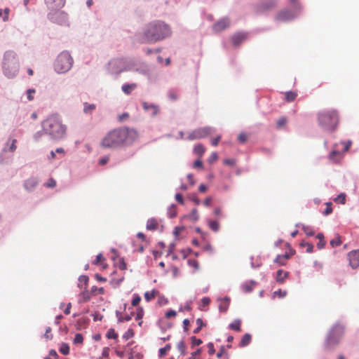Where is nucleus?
Masks as SVG:
<instances>
[{
    "label": "nucleus",
    "instance_id": "13",
    "mask_svg": "<svg viewBox=\"0 0 359 359\" xmlns=\"http://www.w3.org/2000/svg\"><path fill=\"white\" fill-rule=\"evenodd\" d=\"M229 25L230 19L228 17H224L213 25L212 29L215 32H220L228 28Z\"/></svg>",
    "mask_w": 359,
    "mask_h": 359
},
{
    "label": "nucleus",
    "instance_id": "36",
    "mask_svg": "<svg viewBox=\"0 0 359 359\" xmlns=\"http://www.w3.org/2000/svg\"><path fill=\"white\" fill-rule=\"evenodd\" d=\"M342 243L341 237L339 236H336L334 238L332 239L330 242V245L332 248H336L341 245Z\"/></svg>",
    "mask_w": 359,
    "mask_h": 359
},
{
    "label": "nucleus",
    "instance_id": "46",
    "mask_svg": "<svg viewBox=\"0 0 359 359\" xmlns=\"http://www.w3.org/2000/svg\"><path fill=\"white\" fill-rule=\"evenodd\" d=\"M297 93L292 91H288L285 94V99L287 102H292L297 97Z\"/></svg>",
    "mask_w": 359,
    "mask_h": 359
},
{
    "label": "nucleus",
    "instance_id": "1",
    "mask_svg": "<svg viewBox=\"0 0 359 359\" xmlns=\"http://www.w3.org/2000/svg\"><path fill=\"white\" fill-rule=\"evenodd\" d=\"M137 137V132L134 128L120 127L109 131L102 139L101 145L111 149L128 147L133 144Z\"/></svg>",
    "mask_w": 359,
    "mask_h": 359
},
{
    "label": "nucleus",
    "instance_id": "38",
    "mask_svg": "<svg viewBox=\"0 0 359 359\" xmlns=\"http://www.w3.org/2000/svg\"><path fill=\"white\" fill-rule=\"evenodd\" d=\"M104 293V289L103 287H97L96 286H93L90 290V294L93 296H95L97 294H103Z\"/></svg>",
    "mask_w": 359,
    "mask_h": 359
},
{
    "label": "nucleus",
    "instance_id": "55",
    "mask_svg": "<svg viewBox=\"0 0 359 359\" xmlns=\"http://www.w3.org/2000/svg\"><path fill=\"white\" fill-rule=\"evenodd\" d=\"M287 292L283 291L280 289L273 292V297H278L279 298H283L286 296Z\"/></svg>",
    "mask_w": 359,
    "mask_h": 359
},
{
    "label": "nucleus",
    "instance_id": "51",
    "mask_svg": "<svg viewBox=\"0 0 359 359\" xmlns=\"http://www.w3.org/2000/svg\"><path fill=\"white\" fill-rule=\"evenodd\" d=\"M83 341V335L80 333L76 334L74 339V343L75 344H82Z\"/></svg>",
    "mask_w": 359,
    "mask_h": 359
},
{
    "label": "nucleus",
    "instance_id": "35",
    "mask_svg": "<svg viewBox=\"0 0 359 359\" xmlns=\"http://www.w3.org/2000/svg\"><path fill=\"white\" fill-rule=\"evenodd\" d=\"M318 239V242L317 243V246L318 249H322L324 248L325 245V241H324V236L321 233H318L316 237Z\"/></svg>",
    "mask_w": 359,
    "mask_h": 359
},
{
    "label": "nucleus",
    "instance_id": "4",
    "mask_svg": "<svg viewBox=\"0 0 359 359\" xmlns=\"http://www.w3.org/2000/svg\"><path fill=\"white\" fill-rule=\"evenodd\" d=\"M20 64L17 54L13 50H7L4 54L2 71L5 76L13 79L18 73Z\"/></svg>",
    "mask_w": 359,
    "mask_h": 359
},
{
    "label": "nucleus",
    "instance_id": "42",
    "mask_svg": "<svg viewBox=\"0 0 359 359\" xmlns=\"http://www.w3.org/2000/svg\"><path fill=\"white\" fill-rule=\"evenodd\" d=\"M177 348L182 355H184L187 354V347L184 341H181L177 344Z\"/></svg>",
    "mask_w": 359,
    "mask_h": 359
},
{
    "label": "nucleus",
    "instance_id": "47",
    "mask_svg": "<svg viewBox=\"0 0 359 359\" xmlns=\"http://www.w3.org/2000/svg\"><path fill=\"white\" fill-rule=\"evenodd\" d=\"M191 348L200 346L203 341L201 339L196 338L195 336L191 337Z\"/></svg>",
    "mask_w": 359,
    "mask_h": 359
},
{
    "label": "nucleus",
    "instance_id": "9",
    "mask_svg": "<svg viewBox=\"0 0 359 359\" xmlns=\"http://www.w3.org/2000/svg\"><path fill=\"white\" fill-rule=\"evenodd\" d=\"M47 18L53 23L60 26L69 27V15L68 14L60 9L52 10L47 14Z\"/></svg>",
    "mask_w": 359,
    "mask_h": 359
},
{
    "label": "nucleus",
    "instance_id": "18",
    "mask_svg": "<svg viewBox=\"0 0 359 359\" xmlns=\"http://www.w3.org/2000/svg\"><path fill=\"white\" fill-rule=\"evenodd\" d=\"M247 34L243 32H238L231 36V42L234 46H238L246 39Z\"/></svg>",
    "mask_w": 359,
    "mask_h": 359
},
{
    "label": "nucleus",
    "instance_id": "50",
    "mask_svg": "<svg viewBox=\"0 0 359 359\" xmlns=\"http://www.w3.org/2000/svg\"><path fill=\"white\" fill-rule=\"evenodd\" d=\"M104 261V258L102 254H99L97 255L95 259L93 262V263L95 265H102L103 262Z\"/></svg>",
    "mask_w": 359,
    "mask_h": 359
},
{
    "label": "nucleus",
    "instance_id": "34",
    "mask_svg": "<svg viewBox=\"0 0 359 359\" xmlns=\"http://www.w3.org/2000/svg\"><path fill=\"white\" fill-rule=\"evenodd\" d=\"M184 226H176L174 231L175 238L177 240L181 239L182 236H181L180 235L184 231Z\"/></svg>",
    "mask_w": 359,
    "mask_h": 359
},
{
    "label": "nucleus",
    "instance_id": "15",
    "mask_svg": "<svg viewBox=\"0 0 359 359\" xmlns=\"http://www.w3.org/2000/svg\"><path fill=\"white\" fill-rule=\"evenodd\" d=\"M278 0H267L265 2L261 3L257 5V10L259 11H267L276 7Z\"/></svg>",
    "mask_w": 359,
    "mask_h": 359
},
{
    "label": "nucleus",
    "instance_id": "26",
    "mask_svg": "<svg viewBox=\"0 0 359 359\" xmlns=\"http://www.w3.org/2000/svg\"><path fill=\"white\" fill-rule=\"evenodd\" d=\"M133 314V312H132L130 315H128L127 313L125 315H123L121 312H119L118 311L116 312V316L118 318V322H125V321L130 320L132 319Z\"/></svg>",
    "mask_w": 359,
    "mask_h": 359
},
{
    "label": "nucleus",
    "instance_id": "23",
    "mask_svg": "<svg viewBox=\"0 0 359 359\" xmlns=\"http://www.w3.org/2000/svg\"><path fill=\"white\" fill-rule=\"evenodd\" d=\"M8 152L7 147H4L0 153V164H8L11 162L10 158L6 156V153Z\"/></svg>",
    "mask_w": 359,
    "mask_h": 359
},
{
    "label": "nucleus",
    "instance_id": "60",
    "mask_svg": "<svg viewBox=\"0 0 359 359\" xmlns=\"http://www.w3.org/2000/svg\"><path fill=\"white\" fill-rule=\"evenodd\" d=\"M287 122V119L285 117H281L280 118H279L276 123L277 124V128H280L282 126H283L284 125H285Z\"/></svg>",
    "mask_w": 359,
    "mask_h": 359
},
{
    "label": "nucleus",
    "instance_id": "17",
    "mask_svg": "<svg viewBox=\"0 0 359 359\" xmlns=\"http://www.w3.org/2000/svg\"><path fill=\"white\" fill-rule=\"evenodd\" d=\"M142 105L144 110L151 113V115L153 117L156 116L159 112V107L155 104L142 102Z\"/></svg>",
    "mask_w": 359,
    "mask_h": 359
},
{
    "label": "nucleus",
    "instance_id": "10",
    "mask_svg": "<svg viewBox=\"0 0 359 359\" xmlns=\"http://www.w3.org/2000/svg\"><path fill=\"white\" fill-rule=\"evenodd\" d=\"M128 58H114L108 63V71L111 74L118 75L127 71Z\"/></svg>",
    "mask_w": 359,
    "mask_h": 359
},
{
    "label": "nucleus",
    "instance_id": "20",
    "mask_svg": "<svg viewBox=\"0 0 359 359\" xmlns=\"http://www.w3.org/2000/svg\"><path fill=\"white\" fill-rule=\"evenodd\" d=\"M289 272L285 271L283 269H278L276 272L275 279L279 284H283L285 279L289 276Z\"/></svg>",
    "mask_w": 359,
    "mask_h": 359
},
{
    "label": "nucleus",
    "instance_id": "57",
    "mask_svg": "<svg viewBox=\"0 0 359 359\" xmlns=\"http://www.w3.org/2000/svg\"><path fill=\"white\" fill-rule=\"evenodd\" d=\"M303 227V229L304 231V233L308 236H314V231H312L311 229H310V226H302Z\"/></svg>",
    "mask_w": 359,
    "mask_h": 359
},
{
    "label": "nucleus",
    "instance_id": "3",
    "mask_svg": "<svg viewBox=\"0 0 359 359\" xmlns=\"http://www.w3.org/2000/svg\"><path fill=\"white\" fill-rule=\"evenodd\" d=\"M44 133L52 140H58L64 137L67 128L62 124L58 114H53L48 116L41 123Z\"/></svg>",
    "mask_w": 359,
    "mask_h": 359
},
{
    "label": "nucleus",
    "instance_id": "14",
    "mask_svg": "<svg viewBox=\"0 0 359 359\" xmlns=\"http://www.w3.org/2000/svg\"><path fill=\"white\" fill-rule=\"evenodd\" d=\"M349 264L353 269L359 266V250H353L348 254Z\"/></svg>",
    "mask_w": 359,
    "mask_h": 359
},
{
    "label": "nucleus",
    "instance_id": "56",
    "mask_svg": "<svg viewBox=\"0 0 359 359\" xmlns=\"http://www.w3.org/2000/svg\"><path fill=\"white\" fill-rule=\"evenodd\" d=\"M334 201H339L341 204H344L346 202V194L344 193H341L338 196L334 199Z\"/></svg>",
    "mask_w": 359,
    "mask_h": 359
},
{
    "label": "nucleus",
    "instance_id": "28",
    "mask_svg": "<svg viewBox=\"0 0 359 359\" xmlns=\"http://www.w3.org/2000/svg\"><path fill=\"white\" fill-rule=\"evenodd\" d=\"M252 337L250 334H245L243 336L239 344L240 347H245L250 344L251 342Z\"/></svg>",
    "mask_w": 359,
    "mask_h": 359
},
{
    "label": "nucleus",
    "instance_id": "45",
    "mask_svg": "<svg viewBox=\"0 0 359 359\" xmlns=\"http://www.w3.org/2000/svg\"><path fill=\"white\" fill-rule=\"evenodd\" d=\"M176 205L172 204L171 205L168 209V215L169 217L172 218L175 217L177 215L176 210Z\"/></svg>",
    "mask_w": 359,
    "mask_h": 359
},
{
    "label": "nucleus",
    "instance_id": "37",
    "mask_svg": "<svg viewBox=\"0 0 359 359\" xmlns=\"http://www.w3.org/2000/svg\"><path fill=\"white\" fill-rule=\"evenodd\" d=\"M170 348H171V345L170 344H166L165 347L159 349L158 356L160 358L165 357V355L167 354V353L170 350Z\"/></svg>",
    "mask_w": 359,
    "mask_h": 359
},
{
    "label": "nucleus",
    "instance_id": "22",
    "mask_svg": "<svg viewBox=\"0 0 359 359\" xmlns=\"http://www.w3.org/2000/svg\"><path fill=\"white\" fill-rule=\"evenodd\" d=\"M230 304V299L227 297L221 299L220 304L219 305V310L222 313H225L229 309V306Z\"/></svg>",
    "mask_w": 359,
    "mask_h": 359
},
{
    "label": "nucleus",
    "instance_id": "44",
    "mask_svg": "<svg viewBox=\"0 0 359 359\" xmlns=\"http://www.w3.org/2000/svg\"><path fill=\"white\" fill-rule=\"evenodd\" d=\"M223 355H224V359H229V355L226 352L224 346H222L220 350L217 353V357L218 358H222Z\"/></svg>",
    "mask_w": 359,
    "mask_h": 359
},
{
    "label": "nucleus",
    "instance_id": "54",
    "mask_svg": "<svg viewBox=\"0 0 359 359\" xmlns=\"http://www.w3.org/2000/svg\"><path fill=\"white\" fill-rule=\"evenodd\" d=\"M290 3L292 4L293 6V10L297 11L299 13L302 9L301 5L297 2V0H290Z\"/></svg>",
    "mask_w": 359,
    "mask_h": 359
},
{
    "label": "nucleus",
    "instance_id": "16",
    "mask_svg": "<svg viewBox=\"0 0 359 359\" xmlns=\"http://www.w3.org/2000/svg\"><path fill=\"white\" fill-rule=\"evenodd\" d=\"M44 2L49 10L60 9L65 4V0H44Z\"/></svg>",
    "mask_w": 359,
    "mask_h": 359
},
{
    "label": "nucleus",
    "instance_id": "24",
    "mask_svg": "<svg viewBox=\"0 0 359 359\" xmlns=\"http://www.w3.org/2000/svg\"><path fill=\"white\" fill-rule=\"evenodd\" d=\"M290 258V255L287 253L282 255H278L275 259V262L280 265H285L287 261Z\"/></svg>",
    "mask_w": 359,
    "mask_h": 359
},
{
    "label": "nucleus",
    "instance_id": "19",
    "mask_svg": "<svg viewBox=\"0 0 359 359\" xmlns=\"http://www.w3.org/2000/svg\"><path fill=\"white\" fill-rule=\"evenodd\" d=\"M39 184V180L36 177H32L24 182V187L28 191H32Z\"/></svg>",
    "mask_w": 359,
    "mask_h": 359
},
{
    "label": "nucleus",
    "instance_id": "41",
    "mask_svg": "<svg viewBox=\"0 0 359 359\" xmlns=\"http://www.w3.org/2000/svg\"><path fill=\"white\" fill-rule=\"evenodd\" d=\"M16 142H17V140L12 139L11 144L10 145H8V142H7L4 147H7L8 151L13 153L16 150V148H17Z\"/></svg>",
    "mask_w": 359,
    "mask_h": 359
},
{
    "label": "nucleus",
    "instance_id": "11",
    "mask_svg": "<svg viewBox=\"0 0 359 359\" xmlns=\"http://www.w3.org/2000/svg\"><path fill=\"white\" fill-rule=\"evenodd\" d=\"M215 131L216 129L210 126L199 128L190 133L189 136L187 137V139L189 140L202 139L210 134L215 133Z\"/></svg>",
    "mask_w": 359,
    "mask_h": 359
},
{
    "label": "nucleus",
    "instance_id": "52",
    "mask_svg": "<svg viewBox=\"0 0 359 359\" xmlns=\"http://www.w3.org/2000/svg\"><path fill=\"white\" fill-rule=\"evenodd\" d=\"M107 337L108 339H116L118 337V334L114 330L110 329L107 332Z\"/></svg>",
    "mask_w": 359,
    "mask_h": 359
},
{
    "label": "nucleus",
    "instance_id": "6",
    "mask_svg": "<svg viewBox=\"0 0 359 359\" xmlns=\"http://www.w3.org/2000/svg\"><path fill=\"white\" fill-rule=\"evenodd\" d=\"M319 124L326 130L334 131L338 124L339 117L337 110L323 111L318 114Z\"/></svg>",
    "mask_w": 359,
    "mask_h": 359
},
{
    "label": "nucleus",
    "instance_id": "48",
    "mask_svg": "<svg viewBox=\"0 0 359 359\" xmlns=\"http://www.w3.org/2000/svg\"><path fill=\"white\" fill-rule=\"evenodd\" d=\"M196 324H197L198 327L194 330V334H198L201 331L202 327L203 326H205V324L203 323L202 319H201V318H198L196 320Z\"/></svg>",
    "mask_w": 359,
    "mask_h": 359
},
{
    "label": "nucleus",
    "instance_id": "30",
    "mask_svg": "<svg viewBox=\"0 0 359 359\" xmlns=\"http://www.w3.org/2000/svg\"><path fill=\"white\" fill-rule=\"evenodd\" d=\"M255 285V282L253 280H251L250 282L245 283L242 285V287L245 292H250L252 291Z\"/></svg>",
    "mask_w": 359,
    "mask_h": 359
},
{
    "label": "nucleus",
    "instance_id": "43",
    "mask_svg": "<svg viewBox=\"0 0 359 359\" xmlns=\"http://www.w3.org/2000/svg\"><path fill=\"white\" fill-rule=\"evenodd\" d=\"M300 245L302 247L306 246V252H308V253H311V252H313L314 245L312 243H305L304 241H302L300 243Z\"/></svg>",
    "mask_w": 359,
    "mask_h": 359
},
{
    "label": "nucleus",
    "instance_id": "31",
    "mask_svg": "<svg viewBox=\"0 0 359 359\" xmlns=\"http://www.w3.org/2000/svg\"><path fill=\"white\" fill-rule=\"evenodd\" d=\"M194 152L198 156L199 158L202 157L205 152V147L201 144L195 145L194 148Z\"/></svg>",
    "mask_w": 359,
    "mask_h": 359
},
{
    "label": "nucleus",
    "instance_id": "32",
    "mask_svg": "<svg viewBox=\"0 0 359 359\" xmlns=\"http://www.w3.org/2000/svg\"><path fill=\"white\" fill-rule=\"evenodd\" d=\"M88 280L89 278L87 276H81L79 278L78 287H79L81 289H82L83 287L86 289Z\"/></svg>",
    "mask_w": 359,
    "mask_h": 359
},
{
    "label": "nucleus",
    "instance_id": "63",
    "mask_svg": "<svg viewBox=\"0 0 359 359\" xmlns=\"http://www.w3.org/2000/svg\"><path fill=\"white\" fill-rule=\"evenodd\" d=\"M168 97L170 100H172V101H175L177 100V95H176V93L172 91V90H170L168 92Z\"/></svg>",
    "mask_w": 359,
    "mask_h": 359
},
{
    "label": "nucleus",
    "instance_id": "49",
    "mask_svg": "<svg viewBox=\"0 0 359 359\" xmlns=\"http://www.w3.org/2000/svg\"><path fill=\"white\" fill-rule=\"evenodd\" d=\"M140 301L141 297L138 294H135L133 297L131 304L133 306H137L140 304Z\"/></svg>",
    "mask_w": 359,
    "mask_h": 359
},
{
    "label": "nucleus",
    "instance_id": "59",
    "mask_svg": "<svg viewBox=\"0 0 359 359\" xmlns=\"http://www.w3.org/2000/svg\"><path fill=\"white\" fill-rule=\"evenodd\" d=\"M341 155V153L340 151H337V150H333L332 151H331V153L329 155V158L332 161H336L335 159V157L337 156H340Z\"/></svg>",
    "mask_w": 359,
    "mask_h": 359
},
{
    "label": "nucleus",
    "instance_id": "40",
    "mask_svg": "<svg viewBox=\"0 0 359 359\" xmlns=\"http://www.w3.org/2000/svg\"><path fill=\"white\" fill-rule=\"evenodd\" d=\"M59 351L62 354L67 355L69 353V346L67 344L62 343L60 347Z\"/></svg>",
    "mask_w": 359,
    "mask_h": 359
},
{
    "label": "nucleus",
    "instance_id": "2",
    "mask_svg": "<svg viewBox=\"0 0 359 359\" xmlns=\"http://www.w3.org/2000/svg\"><path fill=\"white\" fill-rule=\"evenodd\" d=\"M169 25L161 20H154L144 26L142 32L136 34V40L141 43H153L171 36Z\"/></svg>",
    "mask_w": 359,
    "mask_h": 359
},
{
    "label": "nucleus",
    "instance_id": "62",
    "mask_svg": "<svg viewBox=\"0 0 359 359\" xmlns=\"http://www.w3.org/2000/svg\"><path fill=\"white\" fill-rule=\"evenodd\" d=\"M193 168L202 169L203 168V163L202 161L200 159H197L196 161H195L193 164Z\"/></svg>",
    "mask_w": 359,
    "mask_h": 359
},
{
    "label": "nucleus",
    "instance_id": "5",
    "mask_svg": "<svg viewBox=\"0 0 359 359\" xmlns=\"http://www.w3.org/2000/svg\"><path fill=\"white\" fill-rule=\"evenodd\" d=\"M74 59L67 50H63L56 57L53 68L56 73L62 74L68 72L72 67Z\"/></svg>",
    "mask_w": 359,
    "mask_h": 359
},
{
    "label": "nucleus",
    "instance_id": "21",
    "mask_svg": "<svg viewBox=\"0 0 359 359\" xmlns=\"http://www.w3.org/2000/svg\"><path fill=\"white\" fill-rule=\"evenodd\" d=\"M91 296L90 291L86 290V288L82 291L79 297V303H84L87 302L90 299Z\"/></svg>",
    "mask_w": 359,
    "mask_h": 359
},
{
    "label": "nucleus",
    "instance_id": "8",
    "mask_svg": "<svg viewBox=\"0 0 359 359\" xmlns=\"http://www.w3.org/2000/svg\"><path fill=\"white\" fill-rule=\"evenodd\" d=\"M344 327L343 325L337 324L330 330L327 339L326 346L328 348H332L337 345L344 334Z\"/></svg>",
    "mask_w": 359,
    "mask_h": 359
},
{
    "label": "nucleus",
    "instance_id": "12",
    "mask_svg": "<svg viewBox=\"0 0 359 359\" xmlns=\"http://www.w3.org/2000/svg\"><path fill=\"white\" fill-rule=\"evenodd\" d=\"M299 16V13L294 10H283L280 11L276 17V20L281 22L291 21Z\"/></svg>",
    "mask_w": 359,
    "mask_h": 359
},
{
    "label": "nucleus",
    "instance_id": "33",
    "mask_svg": "<svg viewBox=\"0 0 359 359\" xmlns=\"http://www.w3.org/2000/svg\"><path fill=\"white\" fill-rule=\"evenodd\" d=\"M241 320L237 319V320H235L233 323H231L229 325V329H231L232 330H234L236 332H240L241 330Z\"/></svg>",
    "mask_w": 359,
    "mask_h": 359
},
{
    "label": "nucleus",
    "instance_id": "64",
    "mask_svg": "<svg viewBox=\"0 0 359 359\" xmlns=\"http://www.w3.org/2000/svg\"><path fill=\"white\" fill-rule=\"evenodd\" d=\"M238 140L241 142V143H245L247 140V136L245 133H241L238 135Z\"/></svg>",
    "mask_w": 359,
    "mask_h": 359
},
{
    "label": "nucleus",
    "instance_id": "39",
    "mask_svg": "<svg viewBox=\"0 0 359 359\" xmlns=\"http://www.w3.org/2000/svg\"><path fill=\"white\" fill-rule=\"evenodd\" d=\"M83 105H84L83 112L85 114H88V113L92 112L96 107L95 104H88L87 102H85Z\"/></svg>",
    "mask_w": 359,
    "mask_h": 359
},
{
    "label": "nucleus",
    "instance_id": "27",
    "mask_svg": "<svg viewBox=\"0 0 359 359\" xmlns=\"http://www.w3.org/2000/svg\"><path fill=\"white\" fill-rule=\"evenodd\" d=\"M159 294V292L156 290H153L151 292H145L144 294V299L145 300L149 302H151V300H153L156 296L157 294Z\"/></svg>",
    "mask_w": 359,
    "mask_h": 359
},
{
    "label": "nucleus",
    "instance_id": "29",
    "mask_svg": "<svg viewBox=\"0 0 359 359\" xmlns=\"http://www.w3.org/2000/svg\"><path fill=\"white\" fill-rule=\"evenodd\" d=\"M184 217L189 219L190 222H196L198 219V215L197 212V210L194 208L192 211L187 215H185Z\"/></svg>",
    "mask_w": 359,
    "mask_h": 359
},
{
    "label": "nucleus",
    "instance_id": "25",
    "mask_svg": "<svg viewBox=\"0 0 359 359\" xmlns=\"http://www.w3.org/2000/svg\"><path fill=\"white\" fill-rule=\"evenodd\" d=\"M136 87V83H125L122 86L121 89L125 94L129 95Z\"/></svg>",
    "mask_w": 359,
    "mask_h": 359
},
{
    "label": "nucleus",
    "instance_id": "7",
    "mask_svg": "<svg viewBox=\"0 0 359 359\" xmlns=\"http://www.w3.org/2000/svg\"><path fill=\"white\" fill-rule=\"evenodd\" d=\"M127 71L136 72L142 75L150 78L149 66L144 62L135 58H128Z\"/></svg>",
    "mask_w": 359,
    "mask_h": 359
},
{
    "label": "nucleus",
    "instance_id": "58",
    "mask_svg": "<svg viewBox=\"0 0 359 359\" xmlns=\"http://www.w3.org/2000/svg\"><path fill=\"white\" fill-rule=\"evenodd\" d=\"M326 205L327 206H326V208L325 209V210L323 211V214L325 215H328L329 214H330L332 212V203L331 202L327 203Z\"/></svg>",
    "mask_w": 359,
    "mask_h": 359
},
{
    "label": "nucleus",
    "instance_id": "61",
    "mask_svg": "<svg viewBox=\"0 0 359 359\" xmlns=\"http://www.w3.org/2000/svg\"><path fill=\"white\" fill-rule=\"evenodd\" d=\"M134 335L133 330L129 329L123 336V338L128 340L129 338L133 337Z\"/></svg>",
    "mask_w": 359,
    "mask_h": 359
},
{
    "label": "nucleus",
    "instance_id": "53",
    "mask_svg": "<svg viewBox=\"0 0 359 359\" xmlns=\"http://www.w3.org/2000/svg\"><path fill=\"white\" fill-rule=\"evenodd\" d=\"M44 134L46 133H44L43 129L42 130L37 131L34 134L33 139L35 142H38Z\"/></svg>",
    "mask_w": 359,
    "mask_h": 359
}]
</instances>
